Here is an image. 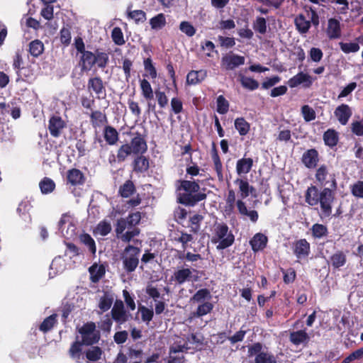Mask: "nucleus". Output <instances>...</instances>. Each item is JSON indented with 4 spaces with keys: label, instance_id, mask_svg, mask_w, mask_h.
I'll return each instance as SVG.
<instances>
[{
    "label": "nucleus",
    "instance_id": "1",
    "mask_svg": "<svg viewBox=\"0 0 363 363\" xmlns=\"http://www.w3.org/2000/svg\"><path fill=\"white\" fill-rule=\"evenodd\" d=\"M178 183L177 191L179 203L194 206L206 198V194L200 192V186L196 182L184 180Z\"/></svg>",
    "mask_w": 363,
    "mask_h": 363
},
{
    "label": "nucleus",
    "instance_id": "2",
    "mask_svg": "<svg viewBox=\"0 0 363 363\" xmlns=\"http://www.w3.org/2000/svg\"><path fill=\"white\" fill-rule=\"evenodd\" d=\"M235 240V237L232 232L229 230L228 226L223 223H217L214 226L211 242L218 244L217 250H224L231 246Z\"/></svg>",
    "mask_w": 363,
    "mask_h": 363
},
{
    "label": "nucleus",
    "instance_id": "3",
    "mask_svg": "<svg viewBox=\"0 0 363 363\" xmlns=\"http://www.w3.org/2000/svg\"><path fill=\"white\" fill-rule=\"evenodd\" d=\"M140 248L133 245H128L122 255L124 269L128 272L135 270L139 263Z\"/></svg>",
    "mask_w": 363,
    "mask_h": 363
},
{
    "label": "nucleus",
    "instance_id": "4",
    "mask_svg": "<svg viewBox=\"0 0 363 363\" xmlns=\"http://www.w3.org/2000/svg\"><path fill=\"white\" fill-rule=\"evenodd\" d=\"M58 228L61 235L66 239H70L76 234L75 223L72 217L68 213L62 216L58 223Z\"/></svg>",
    "mask_w": 363,
    "mask_h": 363
},
{
    "label": "nucleus",
    "instance_id": "5",
    "mask_svg": "<svg viewBox=\"0 0 363 363\" xmlns=\"http://www.w3.org/2000/svg\"><path fill=\"white\" fill-rule=\"evenodd\" d=\"M172 278L179 285L185 282H194L199 279L198 271L192 268H182L174 272Z\"/></svg>",
    "mask_w": 363,
    "mask_h": 363
},
{
    "label": "nucleus",
    "instance_id": "6",
    "mask_svg": "<svg viewBox=\"0 0 363 363\" xmlns=\"http://www.w3.org/2000/svg\"><path fill=\"white\" fill-rule=\"evenodd\" d=\"M331 187H325L320 192L318 203L325 216H329L332 213V203L334 200Z\"/></svg>",
    "mask_w": 363,
    "mask_h": 363
},
{
    "label": "nucleus",
    "instance_id": "7",
    "mask_svg": "<svg viewBox=\"0 0 363 363\" xmlns=\"http://www.w3.org/2000/svg\"><path fill=\"white\" fill-rule=\"evenodd\" d=\"M245 59L243 56L233 52H229L221 59L220 65L225 70H233L238 67L245 64Z\"/></svg>",
    "mask_w": 363,
    "mask_h": 363
},
{
    "label": "nucleus",
    "instance_id": "8",
    "mask_svg": "<svg viewBox=\"0 0 363 363\" xmlns=\"http://www.w3.org/2000/svg\"><path fill=\"white\" fill-rule=\"evenodd\" d=\"M112 318L118 324L121 325L128 320L129 315L125 309L122 301L118 300L114 303L111 309Z\"/></svg>",
    "mask_w": 363,
    "mask_h": 363
},
{
    "label": "nucleus",
    "instance_id": "9",
    "mask_svg": "<svg viewBox=\"0 0 363 363\" xmlns=\"http://www.w3.org/2000/svg\"><path fill=\"white\" fill-rule=\"evenodd\" d=\"M315 178L321 186H326L328 184V187H336V182L334 177L332 174H329L327 167L324 165L320 166L317 169Z\"/></svg>",
    "mask_w": 363,
    "mask_h": 363
},
{
    "label": "nucleus",
    "instance_id": "10",
    "mask_svg": "<svg viewBox=\"0 0 363 363\" xmlns=\"http://www.w3.org/2000/svg\"><path fill=\"white\" fill-rule=\"evenodd\" d=\"M313 81V78L308 74L300 72L289 80L288 84L291 88L296 87L298 85L308 88L312 85Z\"/></svg>",
    "mask_w": 363,
    "mask_h": 363
},
{
    "label": "nucleus",
    "instance_id": "11",
    "mask_svg": "<svg viewBox=\"0 0 363 363\" xmlns=\"http://www.w3.org/2000/svg\"><path fill=\"white\" fill-rule=\"evenodd\" d=\"M65 126V121L60 116L54 115L49 120L48 129L50 135L55 138L60 136Z\"/></svg>",
    "mask_w": 363,
    "mask_h": 363
},
{
    "label": "nucleus",
    "instance_id": "12",
    "mask_svg": "<svg viewBox=\"0 0 363 363\" xmlns=\"http://www.w3.org/2000/svg\"><path fill=\"white\" fill-rule=\"evenodd\" d=\"M88 89L94 91L98 99H104L106 96V89L103 81L100 77H96L89 79Z\"/></svg>",
    "mask_w": 363,
    "mask_h": 363
},
{
    "label": "nucleus",
    "instance_id": "13",
    "mask_svg": "<svg viewBox=\"0 0 363 363\" xmlns=\"http://www.w3.org/2000/svg\"><path fill=\"white\" fill-rule=\"evenodd\" d=\"M334 114L342 125H346L352 116V111L348 105L342 104L335 108Z\"/></svg>",
    "mask_w": 363,
    "mask_h": 363
},
{
    "label": "nucleus",
    "instance_id": "14",
    "mask_svg": "<svg viewBox=\"0 0 363 363\" xmlns=\"http://www.w3.org/2000/svg\"><path fill=\"white\" fill-rule=\"evenodd\" d=\"M294 253L298 259H302L307 257L310 252V245L306 239H301L297 240L294 244Z\"/></svg>",
    "mask_w": 363,
    "mask_h": 363
},
{
    "label": "nucleus",
    "instance_id": "15",
    "mask_svg": "<svg viewBox=\"0 0 363 363\" xmlns=\"http://www.w3.org/2000/svg\"><path fill=\"white\" fill-rule=\"evenodd\" d=\"M326 34L330 39H337L341 36V28L339 21L335 18H330L328 20Z\"/></svg>",
    "mask_w": 363,
    "mask_h": 363
},
{
    "label": "nucleus",
    "instance_id": "16",
    "mask_svg": "<svg viewBox=\"0 0 363 363\" xmlns=\"http://www.w3.org/2000/svg\"><path fill=\"white\" fill-rule=\"evenodd\" d=\"M133 154H143L147 150V144L144 138L140 134H137L129 144Z\"/></svg>",
    "mask_w": 363,
    "mask_h": 363
},
{
    "label": "nucleus",
    "instance_id": "17",
    "mask_svg": "<svg viewBox=\"0 0 363 363\" xmlns=\"http://www.w3.org/2000/svg\"><path fill=\"white\" fill-rule=\"evenodd\" d=\"M238 210L242 216L247 217L252 223H256L258 220V213L255 210H248L246 204L242 200H238L236 202Z\"/></svg>",
    "mask_w": 363,
    "mask_h": 363
},
{
    "label": "nucleus",
    "instance_id": "18",
    "mask_svg": "<svg viewBox=\"0 0 363 363\" xmlns=\"http://www.w3.org/2000/svg\"><path fill=\"white\" fill-rule=\"evenodd\" d=\"M267 237L261 233H256L250 241V244L254 252L261 251L265 248L267 244Z\"/></svg>",
    "mask_w": 363,
    "mask_h": 363
},
{
    "label": "nucleus",
    "instance_id": "19",
    "mask_svg": "<svg viewBox=\"0 0 363 363\" xmlns=\"http://www.w3.org/2000/svg\"><path fill=\"white\" fill-rule=\"evenodd\" d=\"M302 162L306 167L314 168L318 162L317 150L311 149L305 152L302 156Z\"/></svg>",
    "mask_w": 363,
    "mask_h": 363
},
{
    "label": "nucleus",
    "instance_id": "20",
    "mask_svg": "<svg viewBox=\"0 0 363 363\" xmlns=\"http://www.w3.org/2000/svg\"><path fill=\"white\" fill-rule=\"evenodd\" d=\"M294 24L301 35L306 34L311 26V21L307 20L305 16L301 13L296 16Z\"/></svg>",
    "mask_w": 363,
    "mask_h": 363
},
{
    "label": "nucleus",
    "instance_id": "21",
    "mask_svg": "<svg viewBox=\"0 0 363 363\" xmlns=\"http://www.w3.org/2000/svg\"><path fill=\"white\" fill-rule=\"evenodd\" d=\"M253 166V160L252 158L243 157L237 161L236 172L239 176L248 174Z\"/></svg>",
    "mask_w": 363,
    "mask_h": 363
},
{
    "label": "nucleus",
    "instance_id": "22",
    "mask_svg": "<svg viewBox=\"0 0 363 363\" xmlns=\"http://www.w3.org/2000/svg\"><path fill=\"white\" fill-rule=\"evenodd\" d=\"M114 301L113 294L105 292L99 298V308L101 311L99 312V314L108 311Z\"/></svg>",
    "mask_w": 363,
    "mask_h": 363
},
{
    "label": "nucleus",
    "instance_id": "23",
    "mask_svg": "<svg viewBox=\"0 0 363 363\" xmlns=\"http://www.w3.org/2000/svg\"><path fill=\"white\" fill-rule=\"evenodd\" d=\"M207 76L206 70H192L186 76V82L189 84H196L201 82Z\"/></svg>",
    "mask_w": 363,
    "mask_h": 363
},
{
    "label": "nucleus",
    "instance_id": "24",
    "mask_svg": "<svg viewBox=\"0 0 363 363\" xmlns=\"http://www.w3.org/2000/svg\"><path fill=\"white\" fill-rule=\"evenodd\" d=\"M95 53L90 51H85L82 53L81 63L82 70L89 71L94 65Z\"/></svg>",
    "mask_w": 363,
    "mask_h": 363
},
{
    "label": "nucleus",
    "instance_id": "25",
    "mask_svg": "<svg viewBox=\"0 0 363 363\" xmlns=\"http://www.w3.org/2000/svg\"><path fill=\"white\" fill-rule=\"evenodd\" d=\"M104 137L109 145H114L118 140V133L112 126H106L104 130Z\"/></svg>",
    "mask_w": 363,
    "mask_h": 363
},
{
    "label": "nucleus",
    "instance_id": "26",
    "mask_svg": "<svg viewBox=\"0 0 363 363\" xmlns=\"http://www.w3.org/2000/svg\"><path fill=\"white\" fill-rule=\"evenodd\" d=\"M306 202L310 206H315L318 203L320 192L315 186L308 188L306 193Z\"/></svg>",
    "mask_w": 363,
    "mask_h": 363
},
{
    "label": "nucleus",
    "instance_id": "27",
    "mask_svg": "<svg viewBox=\"0 0 363 363\" xmlns=\"http://www.w3.org/2000/svg\"><path fill=\"white\" fill-rule=\"evenodd\" d=\"M31 208L30 202L28 200H23L19 203L17 208V213L25 221L30 222V216L29 211Z\"/></svg>",
    "mask_w": 363,
    "mask_h": 363
},
{
    "label": "nucleus",
    "instance_id": "28",
    "mask_svg": "<svg viewBox=\"0 0 363 363\" xmlns=\"http://www.w3.org/2000/svg\"><path fill=\"white\" fill-rule=\"evenodd\" d=\"M79 240L82 244L87 247L89 252L95 255L96 247L94 240L87 233H82L79 236Z\"/></svg>",
    "mask_w": 363,
    "mask_h": 363
},
{
    "label": "nucleus",
    "instance_id": "29",
    "mask_svg": "<svg viewBox=\"0 0 363 363\" xmlns=\"http://www.w3.org/2000/svg\"><path fill=\"white\" fill-rule=\"evenodd\" d=\"M290 341L296 345L307 342L309 340L308 333L304 330L292 332L290 334Z\"/></svg>",
    "mask_w": 363,
    "mask_h": 363
},
{
    "label": "nucleus",
    "instance_id": "30",
    "mask_svg": "<svg viewBox=\"0 0 363 363\" xmlns=\"http://www.w3.org/2000/svg\"><path fill=\"white\" fill-rule=\"evenodd\" d=\"M213 305L210 302H204L202 304L199 305L197 308V310L193 312L189 317V320H191L194 318H199L203 315H205L213 310Z\"/></svg>",
    "mask_w": 363,
    "mask_h": 363
},
{
    "label": "nucleus",
    "instance_id": "31",
    "mask_svg": "<svg viewBox=\"0 0 363 363\" xmlns=\"http://www.w3.org/2000/svg\"><path fill=\"white\" fill-rule=\"evenodd\" d=\"M189 349H191V347L189 345L188 342L184 340L179 339L175 341L169 347L170 357H172L173 354L184 352Z\"/></svg>",
    "mask_w": 363,
    "mask_h": 363
},
{
    "label": "nucleus",
    "instance_id": "32",
    "mask_svg": "<svg viewBox=\"0 0 363 363\" xmlns=\"http://www.w3.org/2000/svg\"><path fill=\"white\" fill-rule=\"evenodd\" d=\"M235 184L239 187L241 199L247 198L254 189L252 186H250L247 180L242 179H237L235 181Z\"/></svg>",
    "mask_w": 363,
    "mask_h": 363
},
{
    "label": "nucleus",
    "instance_id": "33",
    "mask_svg": "<svg viewBox=\"0 0 363 363\" xmlns=\"http://www.w3.org/2000/svg\"><path fill=\"white\" fill-rule=\"evenodd\" d=\"M91 279L93 282H97L105 274V268L103 265L93 264L89 267Z\"/></svg>",
    "mask_w": 363,
    "mask_h": 363
},
{
    "label": "nucleus",
    "instance_id": "34",
    "mask_svg": "<svg viewBox=\"0 0 363 363\" xmlns=\"http://www.w3.org/2000/svg\"><path fill=\"white\" fill-rule=\"evenodd\" d=\"M346 255L342 251H337L330 257V262L334 268H340L346 263Z\"/></svg>",
    "mask_w": 363,
    "mask_h": 363
},
{
    "label": "nucleus",
    "instance_id": "35",
    "mask_svg": "<svg viewBox=\"0 0 363 363\" xmlns=\"http://www.w3.org/2000/svg\"><path fill=\"white\" fill-rule=\"evenodd\" d=\"M84 176L82 172L77 169H72L67 173V179L72 185L81 184L83 182Z\"/></svg>",
    "mask_w": 363,
    "mask_h": 363
},
{
    "label": "nucleus",
    "instance_id": "36",
    "mask_svg": "<svg viewBox=\"0 0 363 363\" xmlns=\"http://www.w3.org/2000/svg\"><path fill=\"white\" fill-rule=\"evenodd\" d=\"M44 51V45L39 40H35L29 43V52L30 55L37 57L40 56Z\"/></svg>",
    "mask_w": 363,
    "mask_h": 363
},
{
    "label": "nucleus",
    "instance_id": "37",
    "mask_svg": "<svg viewBox=\"0 0 363 363\" xmlns=\"http://www.w3.org/2000/svg\"><path fill=\"white\" fill-rule=\"evenodd\" d=\"M150 24L151 26V28L153 30L162 29L166 25V18L164 14L159 13L152 17L150 20Z\"/></svg>",
    "mask_w": 363,
    "mask_h": 363
},
{
    "label": "nucleus",
    "instance_id": "38",
    "mask_svg": "<svg viewBox=\"0 0 363 363\" xmlns=\"http://www.w3.org/2000/svg\"><path fill=\"white\" fill-rule=\"evenodd\" d=\"M239 78L242 86L245 89L253 91L257 89L259 86V83L252 78L245 77L242 74H240Z\"/></svg>",
    "mask_w": 363,
    "mask_h": 363
},
{
    "label": "nucleus",
    "instance_id": "39",
    "mask_svg": "<svg viewBox=\"0 0 363 363\" xmlns=\"http://www.w3.org/2000/svg\"><path fill=\"white\" fill-rule=\"evenodd\" d=\"M39 186L42 194H48L52 192L55 188V184L50 178L45 177L40 183Z\"/></svg>",
    "mask_w": 363,
    "mask_h": 363
},
{
    "label": "nucleus",
    "instance_id": "40",
    "mask_svg": "<svg viewBox=\"0 0 363 363\" xmlns=\"http://www.w3.org/2000/svg\"><path fill=\"white\" fill-rule=\"evenodd\" d=\"M204 338L201 334L192 333L189 335L186 338L188 344H192L194 345L195 349H201L204 345Z\"/></svg>",
    "mask_w": 363,
    "mask_h": 363
},
{
    "label": "nucleus",
    "instance_id": "41",
    "mask_svg": "<svg viewBox=\"0 0 363 363\" xmlns=\"http://www.w3.org/2000/svg\"><path fill=\"white\" fill-rule=\"evenodd\" d=\"M140 89L143 97L147 100H151L153 99V91L150 82L143 79L140 80Z\"/></svg>",
    "mask_w": 363,
    "mask_h": 363
},
{
    "label": "nucleus",
    "instance_id": "42",
    "mask_svg": "<svg viewBox=\"0 0 363 363\" xmlns=\"http://www.w3.org/2000/svg\"><path fill=\"white\" fill-rule=\"evenodd\" d=\"M149 167L148 160L143 156L138 157L134 161V170L136 172H145Z\"/></svg>",
    "mask_w": 363,
    "mask_h": 363
},
{
    "label": "nucleus",
    "instance_id": "43",
    "mask_svg": "<svg viewBox=\"0 0 363 363\" xmlns=\"http://www.w3.org/2000/svg\"><path fill=\"white\" fill-rule=\"evenodd\" d=\"M235 128L240 135H245L249 132L250 125L243 118H238L235 121Z\"/></svg>",
    "mask_w": 363,
    "mask_h": 363
},
{
    "label": "nucleus",
    "instance_id": "44",
    "mask_svg": "<svg viewBox=\"0 0 363 363\" xmlns=\"http://www.w3.org/2000/svg\"><path fill=\"white\" fill-rule=\"evenodd\" d=\"M325 143L330 147L336 145L337 143V135L334 130H328L323 135Z\"/></svg>",
    "mask_w": 363,
    "mask_h": 363
},
{
    "label": "nucleus",
    "instance_id": "45",
    "mask_svg": "<svg viewBox=\"0 0 363 363\" xmlns=\"http://www.w3.org/2000/svg\"><path fill=\"white\" fill-rule=\"evenodd\" d=\"M253 29L260 33L264 34L267 32V21L263 17H257L255 21L252 23Z\"/></svg>",
    "mask_w": 363,
    "mask_h": 363
},
{
    "label": "nucleus",
    "instance_id": "46",
    "mask_svg": "<svg viewBox=\"0 0 363 363\" xmlns=\"http://www.w3.org/2000/svg\"><path fill=\"white\" fill-rule=\"evenodd\" d=\"M144 69L146 74L145 77H149L151 79H155L157 77V70L152 64V61L150 58H147L144 60Z\"/></svg>",
    "mask_w": 363,
    "mask_h": 363
},
{
    "label": "nucleus",
    "instance_id": "47",
    "mask_svg": "<svg viewBox=\"0 0 363 363\" xmlns=\"http://www.w3.org/2000/svg\"><path fill=\"white\" fill-rule=\"evenodd\" d=\"M212 160L213 162L214 169L216 172L218 179L220 182H222L223 180V166L220 157L216 152L213 154Z\"/></svg>",
    "mask_w": 363,
    "mask_h": 363
},
{
    "label": "nucleus",
    "instance_id": "48",
    "mask_svg": "<svg viewBox=\"0 0 363 363\" xmlns=\"http://www.w3.org/2000/svg\"><path fill=\"white\" fill-rule=\"evenodd\" d=\"M102 351L99 347H91L86 352V357L89 361L96 362L101 359Z\"/></svg>",
    "mask_w": 363,
    "mask_h": 363
},
{
    "label": "nucleus",
    "instance_id": "49",
    "mask_svg": "<svg viewBox=\"0 0 363 363\" xmlns=\"http://www.w3.org/2000/svg\"><path fill=\"white\" fill-rule=\"evenodd\" d=\"M111 225L110 223L107 221H101L96 227L94 233L101 236H105L107 235L111 232Z\"/></svg>",
    "mask_w": 363,
    "mask_h": 363
},
{
    "label": "nucleus",
    "instance_id": "50",
    "mask_svg": "<svg viewBox=\"0 0 363 363\" xmlns=\"http://www.w3.org/2000/svg\"><path fill=\"white\" fill-rule=\"evenodd\" d=\"M133 226L130 224L128 219L125 218H120L117 220L116 233L117 236H120L125 230L132 228Z\"/></svg>",
    "mask_w": 363,
    "mask_h": 363
},
{
    "label": "nucleus",
    "instance_id": "51",
    "mask_svg": "<svg viewBox=\"0 0 363 363\" xmlns=\"http://www.w3.org/2000/svg\"><path fill=\"white\" fill-rule=\"evenodd\" d=\"M140 230L138 228H132L128 230L125 233H123L120 236H117L123 242H129L133 238L138 235Z\"/></svg>",
    "mask_w": 363,
    "mask_h": 363
},
{
    "label": "nucleus",
    "instance_id": "52",
    "mask_svg": "<svg viewBox=\"0 0 363 363\" xmlns=\"http://www.w3.org/2000/svg\"><path fill=\"white\" fill-rule=\"evenodd\" d=\"M255 363H277L274 355L267 352H260L255 357Z\"/></svg>",
    "mask_w": 363,
    "mask_h": 363
},
{
    "label": "nucleus",
    "instance_id": "53",
    "mask_svg": "<svg viewBox=\"0 0 363 363\" xmlns=\"http://www.w3.org/2000/svg\"><path fill=\"white\" fill-rule=\"evenodd\" d=\"M56 317L57 315L53 314L46 318L40 325V330L44 333L49 331L55 324Z\"/></svg>",
    "mask_w": 363,
    "mask_h": 363
},
{
    "label": "nucleus",
    "instance_id": "54",
    "mask_svg": "<svg viewBox=\"0 0 363 363\" xmlns=\"http://www.w3.org/2000/svg\"><path fill=\"white\" fill-rule=\"evenodd\" d=\"M111 38L114 43L118 45H123L125 43L122 30L118 27H115L112 30Z\"/></svg>",
    "mask_w": 363,
    "mask_h": 363
},
{
    "label": "nucleus",
    "instance_id": "55",
    "mask_svg": "<svg viewBox=\"0 0 363 363\" xmlns=\"http://www.w3.org/2000/svg\"><path fill=\"white\" fill-rule=\"evenodd\" d=\"M179 30L188 37H192L196 33V28L189 21H182L179 24Z\"/></svg>",
    "mask_w": 363,
    "mask_h": 363
},
{
    "label": "nucleus",
    "instance_id": "56",
    "mask_svg": "<svg viewBox=\"0 0 363 363\" xmlns=\"http://www.w3.org/2000/svg\"><path fill=\"white\" fill-rule=\"evenodd\" d=\"M82 343L84 345H90L97 342L100 338L99 332L82 334Z\"/></svg>",
    "mask_w": 363,
    "mask_h": 363
},
{
    "label": "nucleus",
    "instance_id": "57",
    "mask_svg": "<svg viewBox=\"0 0 363 363\" xmlns=\"http://www.w3.org/2000/svg\"><path fill=\"white\" fill-rule=\"evenodd\" d=\"M65 268V260L61 257H55L51 264H50V269L52 270H55L54 272L55 274L60 273L63 272V270Z\"/></svg>",
    "mask_w": 363,
    "mask_h": 363
},
{
    "label": "nucleus",
    "instance_id": "58",
    "mask_svg": "<svg viewBox=\"0 0 363 363\" xmlns=\"http://www.w3.org/2000/svg\"><path fill=\"white\" fill-rule=\"evenodd\" d=\"M108 61V56L106 53L96 51L95 52L94 65H97L99 67L104 68L106 66Z\"/></svg>",
    "mask_w": 363,
    "mask_h": 363
},
{
    "label": "nucleus",
    "instance_id": "59",
    "mask_svg": "<svg viewBox=\"0 0 363 363\" xmlns=\"http://www.w3.org/2000/svg\"><path fill=\"white\" fill-rule=\"evenodd\" d=\"M135 191V186L132 182L127 181L125 183L121 186L119 192L123 197H129L133 194Z\"/></svg>",
    "mask_w": 363,
    "mask_h": 363
},
{
    "label": "nucleus",
    "instance_id": "60",
    "mask_svg": "<svg viewBox=\"0 0 363 363\" xmlns=\"http://www.w3.org/2000/svg\"><path fill=\"white\" fill-rule=\"evenodd\" d=\"M210 298V291L207 289H202L196 292V294L191 298V300L195 302L200 303Z\"/></svg>",
    "mask_w": 363,
    "mask_h": 363
},
{
    "label": "nucleus",
    "instance_id": "61",
    "mask_svg": "<svg viewBox=\"0 0 363 363\" xmlns=\"http://www.w3.org/2000/svg\"><path fill=\"white\" fill-rule=\"evenodd\" d=\"M341 50L345 53L356 52L359 50V45L357 43H339Z\"/></svg>",
    "mask_w": 363,
    "mask_h": 363
},
{
    "label": "nucleus",
    "instance_id": "62",
    "mask_svg": "<svg viewBox=\"0 0 363 363\" xmlns=\"http://www.w3.org/2000/svg\"><path fill=\"white\" fill-rule=\"evenodd\" d=\"M132 153L131 147H129V144L123 145L118 150V160L120 162L124 161L125 158Z\"/></svg>",
    "mask_w": 363,
    "mask_h": 363
},
{
    "label": "nucleus",
    "instance_id": "63",
    "mask_svg": "<svg viewBox=\"0 0 363 363\" xmlns=\"http://www.w3.org/2000/svg\"><path fill=\"white\" fill-rule=\"evenodd\" d=\"M229 108L228 101L220 95L217 98V111L220 114H225L228 112Z\"/></svg>",
    "mask_w": 363,
    "mask_h": 363
},
{
    "label": "nucleus",
    "instance_id": "64",
    "mask_svg": "<svg viewBox=\"0 0 363 363\" xmlns=\"http://www.w3.org/2000/svg\"><path fill=\"white\" fill-rule=\"evenodd\" d=\"M301 113L304 120L307 122L311 121L315 118V111L308 105H304L301 108Z\"/></svg>",
    "mask_w": 363,
    "mask_h": 363
}]
</instances>
